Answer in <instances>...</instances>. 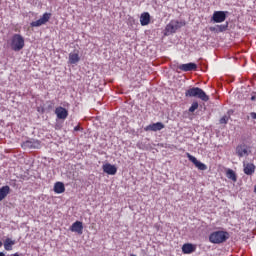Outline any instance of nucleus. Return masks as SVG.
Here are the masks:
<instances>
[{
    "instance_id": "1",
    "label": "nucleus",
    "mask_w": 256,
    "mask_h": 256,
    "mask_svg": "<svg viewBox=\"0 0 256 256\" xmlns=\"http://www.w3.org/2000/svg\"><path fill=\"white\" fill-rule=\"evenodd\" d=\"M229 237H230L229 232L218 230V231L212 232L209 235V241L214 245H221V243H225L227 239H229Z\"/></svg>"
},
{
    "instance_id": "2",
    "label": "nucleus",
    "mask_w": 256,
    "mask_h": 256,
    "mask_svg": "<svg viewBox=\"0 0 256 256\" xmlns=\"http://www.w3.org/2000/svg\"><path fill=\"white\" fill-rule=\"evenodd\" d=\"M10 49L15 52H19L25 47V38L21 34H14L10 38Z\"/></svg>"
},
{
    "instance_id": "3",
    "label": "nucleus",
    "mask_w": 256,
    "mask_h": 256,
    "mask_svg": "<svg viewBox=\"0 0 256 256\" xmlns=\"http://www.w3.org/2000/svg\"><path fill=\"white\" fill-rule=\"evenodd\" d=\"M185 97H196L204 102L209 101V95H207V93H205V91L199 87H192L186 90Z\"/></svg>"
},
{
    "instance_id": "4",
    "label": "nucleus",
    "mask_w": 256,
    "mask_h": 256,
    "mask_svg": "<svg viewBox=\"0 0 256 256\" xmlns=\"http://www.w3.org/2000/svg\"><path fill=\"white\" fill-rule=\"evenodd\" d=\"M183 25V22H179V20H171L170 23L166 25L163 31L164 37H169V35L177 33L178 29H181Z\"/></svg>"
},
{
    "instance_id": "5",
    "label": "nucleus",
    "mask_w": 256,
    "mask_h": 256,
    "mask_svg": "<svg viewBox=\"0 0 256 256\" xmlns=\"http://www.w3.org/2000/svg\"><path fill=\"white\" fill-rule=\"evenodd\" d=\"M229 16V11H214L211 22L212 23H223Z\"/></svg>"
},
{
    "instance_id": "6",
    "label": "nucleus",
    "mask_w": 256,
    "mask_h": 256,
    "mask_svg": "<svg viewBox=\"0 0 256 256\" xmlns=\"http://www.w3.org/2000/svg\"><path fill=\"white\" fill-rule=\"evenodd\" d=\"M22 149H41V141L36 139L26 140L21 144Z\"/></svg>"
},
{
    "instance_id": "7",
    "label": "nucleus",
    "mask_w": 256,
    "mask_h": 256,
    "mask_svg": "<svg viewBox=\"0 0 256 256\" xmlns=\"http://www.w3.org/2000/svg\"><path fill=\"white\" fill-rule=\"evenodd\" d=\"M186 155H187L188 161H191V163H193V165H195V167L199 169V171H207V165L197 160V158L191 155L190 153H187Z\"/></svg>"
},
{
    "instance_id": "8",
    "label": "nucleus",
    "mask_w": 256,
    "mask_h": 256,
    "mask_svg": "<svg viewBox=\"0 0 256 256\" xmlns=\"http://www.w3.org/2000/svg\"><path fill=\"white\" fill-rule=\"evenodd\" d=\"M49 19H51V13H44L42 17L36 21L30 23V27H41V25H45L48 23Z\"/></svg>"
},
{
    "instance_id": "9",
    "label": "nucleus",
    "mask_w": 256,
    "mask_h": 256,
    "mask_svg": "<svg viewBox=\"0 0 256 256\" xmlns=\"http://www.w3.org/2000/svg\"><path fill=\"white\" fill-rule=\"evenodd\" d=\"M55 115L57 119L65 120L67 117H69V111L64 107L59 106L55 109Z\"/></svg>"
},
{
    "instance_id": "10",
    "label": "nucleus",
    "mask_w": 256,
    "mask_h": 256,
    "mask_svg": "<svg viewBox=\"0 0 256 256\" xmlns=\"http://www.w3.org/2000/svg\"><path fill=\"white\" fill-rule=\"evenodd\" d=\"M163 129H165V124L163 122H156L146 126L144 131H161Z\"/></svg>"
},
{
    "instance_id": "11",
    "label": "nucleus",
    "mask_w": 256,
    "mask_h": 256,
    "mask_svg": "<svg viewBox=\"0 0 256 256\" xmlns=\"http://www.w3.org/2000/svg\"><path fill=\"white\" fill-rule=\"evenodd\" d=\"M255 164L249 162H243V172L245 175L251 176L255 173Z\"/></svg>"
},
{
    "instance_id": "12",
    "label": "nucleus",
    "mask_w": 256,
    "mask_h": 256,
    "mask_svg": "<svg viewBox=\"0 0 256 256\" xmlns=\"http://www.w3.org/2000/svg\"><path fill=\"white\" fill-rule=\"evenodd\" d=\"M102 169L107 175H117V166L112 165L111 163L104 164Z\"/></svg>"
},
{
    "instance_id": "13",
    "label": "nucleus",
    "mask_w": 256,
    "mask_h": 256,
    "mask_svg": "<svg viewBox=\"0 0 256 256\" xmlns=\"http://www.w3.org/2000/svg\"><path fill=\"white\" fill-rule=\"evenodd\" d=\"M70 231L72 233H78V235H83V222L76 221L70 226Z\"/></svg>"
},
{
    "instance_id": "14",
    "label": "nucleus",
    "mask_w": 256,
    "mask_h": 256,
    "mask_svg": "<svg viewBox=\"0 0 256 256\" xmlns=\"http://www.w3.org/2000/svg\"><path fill=\"white\" fill-rule=\"evenodd\" d=\"M180 71L189 72V71H197V65L193 62H189L187 64H181L177 67Z\"/></svg>"
},
{
    "instance_id": "15",
    "label": "nucleus",
    "mask_w": 256,
    "mask_h": 256,
    "mask_svg": "<svg viewBox=\"0 0 256 256\" xmlns=\"http://www.w3.org/2000/svg\"><path fill=\"white\" fill-rule=\"evenodd\" d=\"M197 250V246L191 243H186L182 246V253L184 255H191V253H195Z\"/></svg>"
},
{
    "instance_id": "16",
    "label": "nucleus",
    "mask_w": 256,
    "mask_h": 256,
    "mask_svg": "<svg viewBox=\"0 0 256 256\" xmlns=\"http://www.w3.org/2000/svg\"><path fill=\"white\" fill-rule=\"evenodd\" d=\"M229 29V22H226L225 24L216 25L215 27H210V31H214V33H224V31H227Z\"/></svg>"
},
{
    "instance_id": "17",
    "label": "nucleus",
    "mask_w": 256,
    "mask_h": 256,
    "mask_svg": "<svg viewBox=\"0 0 256 256\" xmlns=\"http://www.w3.org/2000/svg\"><path fill=\"white\" fill-rule=\"evenodd\" d=\"M140 23L142 27H145L146 25H149L151 23V15L149 12H144L140 16Z\"/></svg>"
},
{
    "instance_id": "18",
    "label": "nucleus",
    "mask_w": 256,
    "mask_h": 256,
    "mask_svg": "<svg viewBox=\"0 0 256 256\" xmlns=\"http://www.w3.org/2000/svg\"><path fill=\"white\" fill-rule=\"evenodd\" d=\"M79 61H81V58L79 57L78 53H70L69 54L68 63H70V65H77L79 63Z\"/></svg>"
},
{
    "instance_id": "19",
    "label": "nucleus",
    "mask_w": 256,
    "mask_h": 256,
    "mask_svg": "<svg viewBox=\"0 0 256 256\" xmlns=\"http://www.w3.org/2000/svg\"><path fill=\"white\" fill-rule=\"evenodd\" d=\"M9 193H11V188L8 185L2 186L0 188V201H3V199L9 195Z\"/></svg>"
},
{
    "instance_id": "20",
    "label": "nucleus",
    "mask_w": 256,
    "mask_h": 256,
    "mask_svg": "<svg viewBox=\"0 0 256 256\" xmlns=\"http://www.w3.org/2000/svg\"><path fill=\"white\" fill-rule=\"evenodd\" d=\"M54 193H57L58 195L61 193H65V184L63 182H56L54 184Z\"/></svg>"
},
{
    "instance_id": "21",
    "label": "nucleus",
    "mask_w": 256,
    "mask_h": 256,
    "mask_svg": "<svg viewBox=\"0 0 256 256\" xmlns=\"http://www.w3.org/2000/svg\"><path fill=\"white\" fill-rule=\"evenodd\" d=\"M13 245H15V240H11V238H6L4 241V249L6 251H13Z\"/></svg>"
},
{
    "instance_id": "22",
    "label": "nucleus",
    "mask_w": 256,
    "mask_h": 256,
    "mask_svg": "<svg viewBox=\"0 0 256 256\" xmlns=\"http://www.w3.org/2000/svg\"><path fill=\"white\" fill-rule=\"evenodd\" d=\"M226 177L227 179H231V181H233L234 183H237V174L235 173V171H233V169H228L226 171Z\"/></svg>"
},
{
    "instance_id": "23",
    "label": "nucleus",
    "mask_w": 256,
    "mask_h": 256,
    "mask_svg": "<svg viewBox=\"0 0 256 256\" xmlns=\"http://www.w3.org/2000/svg\"><path fill=\"white\" fill-rule=\"evenodd\" d=\"M236 153L238 157H243L244 155H248L246 148H243V146H237Z\"/></svg>"
},
{
    "instance_id": "24",
    "label": "nucleus",
    "mask_w": 256,
    "mask_h": 256,
    "mask_svg": "<svg viewBox=\"0 0 256 256\" xmlns=\"http://www.w3.org/2000/svg\"><path fill=\"white\" fill-rule=\"evenodd\" d=\"M197 109H199V102L193 101L188 111L189 113H195Z\"/></svg>"
},
{
    "instance_id": "25",
    "label": "nucleus",
    "mask_w": 256,
    "mask_h": 256,
    "mask_svg": "<svg viewBox=\"0 0 256 256\" xmlns=\"http://www.w3.org/2000/svg\"><path fill=\"white\" fill-rule=\"evenodd\" d=\"M230 117L227 115H224L222 118H220L219 123L220 125H227L229 123Z\"/></svg>"
},
{
    "instance_id": "26",
    "label": "nucleus",
    "mask_w": 256,
    "mask_h": 256,
    "mask_svg": "<svg viewBox=\"0 0 256 256\" xmlns=\"http://www.w3.org/2000/svg\"><path fill=\"white\" fill-rule=\"evenodd\" d=\"M54 105L55 104L53 102H51V101L47 102V110L48 111H53V106Z\"/></svg>"
},
{
    "instance_id": "27",
    "label": "nucleus",
    "mask_w": 256,
    "mask_h": 256,
    "mask_svg": "<svg viewBox=\"0 0 256 256\" xmlns=\"http://www.w3.org/2000/svg\"><path fill=\"white\" fill-rule=\"evenodd\" d=\"M74 131H83V128H81V126L77 125L74 127Z\"/></svg>"
},
{
    "instance_id": "28",
    "label": "nucleus",
    "mask_w": 256,
    "mask_h": 256,
    "mask_svg": "<svg viewBox=\"0 0 256 256\" xmlns=\"http://www.w3.org/2000/svg\"><path fill=\"white\" fill-rule=\"evenodd\" d=\"M251 101H256V93L252 92Z\"/></svg>"
},
{
    "instance_id": "29",
    "label": "nucleus",
    "mask_w": 256,
    "mask_h": 256,
    "mask_svg": "<svg viewBox=\"0 0 256 256\" xmlns=\"http://www.w3.org/2000/svg\"><path fill=\"white\" fill-rule=\"evenodd\" d=\"M250 117H251V119H255L256 120V112H251L250 113Z\"/></svg>"
},
{
    "instance_id": "30",
    "label": "nucleus",
    "mask_w": 256,
    "mask_h": 256,
    "mask_svg": "<svg viewBox=\"0 0 256 256\" xmlns=\"http://www.w3.org/2000/svg\"><path fill=\"white\" fill-rule=\"evenodd\" d=\"M0 256H5V254L3 252H0Z\"/></svg>"
},
{
    "instance_id": "31",
    "label": "nucleus",
    "mask_w": 256,
    "mask_h": 256,
    "mask_svg": "<svg viewBox=\"0 0 256 256\" xmlns=\"http://www.w3.org/2000/svg\"><path fill=\"white\" fill-rule=\"evenodd\" d=\"M0 247H3V242L0 241Z\"/></svg>"
},
{
    "instance_id": "32",
    "label": "nucleus",
    "mask_w": 256,
    "mask_h": 256,
    "mask_svg": "<svg viewBox=\"0 0 256 256\" xmlns=\"http://www.w3.org/2000/svg\"><path fill=\"white\" fill-rule=\"evenodd\" d=\"M247 119L249 120V119H250V117H249V116H247Z\"/></svg>"
}]
</instances>
